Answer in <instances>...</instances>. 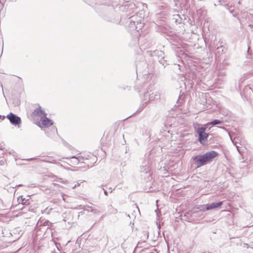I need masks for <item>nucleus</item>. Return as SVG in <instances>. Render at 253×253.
Instances as JSON below:
<instances>
[{
    "label": "nucleus",
    "instance_id": "obj_5",
    "mask_svg": "<svg viewBox=\"0 0 253 253\" xmlns=\"http://www.w3.org/2000/svg\"><path fill=\"white\" fill-rule=\"evenodd\" d=\"M41 124L44 127H49L52 125V121L48 119L46 116L43 117L41 120Z\"/></svg>",
    "mask_w": 253,
    "mask_h": 253
},
{
    "label": "nucleus",
    "instance_id": "obj_14",
    "mask_svg": "<svg viewBox=\"0 0 253 253\" xmlns=\"http://www.w3.org/2000/svg\"><path fill=\"white\" fill-rule=\"evenodd\" d=\"M103 191H104V194H105L106 196H107V195H108V192H107V191L105 189H103Z\"/></svg>",
    "mask_w": 253,
    "mask_h": 253
},
{
    "label": "nucleus",
    "instance_id": "obj_7",
    "mask_svg": "<svg viewBox=\"0 0 253 253\" xmlns=\"http://www.w3.org/2000/svg\"><path fill=\"white\" fill-rule=\"evenodd\" d=\"M222 202H220L218 203H212L211 204H207L206 205V210H211L213 209H215L221 206L222 205Z\"/></svg>",
    "mask_w": 253,
    "mask_h": 253
},
{
    "label": "nucleus",
    "instance_id": "obj_9",
    "mask_svg": "<svg viewBox=\"0 0 253 253\" xmlns=\"http://www.w3.org/2000/svg\"><path fill=\"white\" fill-rule=\"evenodd\" d=\"M150 171V168L148 166L145 165L141 168V171L145 173H147Z\"/></svg>",
    "mask_w": 253,
    "mask_h": 253
},
{
    "label": "nucleus",
    "instance_id": "obj_6",
    "mask_svg": "<svg viewBox=\"0 0 253 253\" xmlns=\"http://www.w3.org/2000/svg\"><path fill=\"white\" fill-rule=\"evenodd\" d=\"M144 96L146 97L147 96H149V99L150 100H153L155 99H157L159 98V94L157 93V92H156L155 94H154L153 92L151 93V91H147V92L145 93Z\"/></svg>",
    "mask_w": 253,
    "mask_h": 253
},
{
    "label": "nucleus",
    "instance_id": "obj_4",
    "mask_svg": "<svg viewBox=\"0 0 253 253\" xmlns=\"http://www.w3.org/2000/svg\"><path fill=\"white\" fill-rule=\"evenodd\" d=\"M33 115L34 116H39L41 118V120L46 116V113L44 112L43 110L42 109L41 107L35 109L33 112Z\"/></svg>",
    "mask_w": 253,
    "mask_h": 253
},
{
    "label": "nucleus",
    "instance_id": "obj_15",
    "mask_svg": "<svg viewBox=\"0 0 253 253\" xmlns=\"http://www.w3.org/2000/svg\"><path fill=\"white\" fill-rule=\"evenodd\" d=\"M80 185V183H77V184H75V186L74 187H73V189H75L77 186H78Z\"/></svg>",
    "mask_w": 253,
    "mask_h": 253
},
{
    "label": "nucleus",
    "instance_id": "obj_1",
    "mask_svg": "<svg viewBox=\"0 0 253 253\" xmlns=\"http://www.w3.org/2000/svg\"><path fill=\"white\" fill-rule=\"evenodd\" d=\"M218 155V153L215 151H211L206 153L195 156L193 158L195 164L197 168L206 165L208 162H210L212 159Z\"/></svg>",
    "mask_w": 253,
    "mask_h": 253
},
{
    "label": "nucleus",
    "instance_id": "obj_17",
    "mask_svg": "<svg viewBox=\"0 0 253 253\" xmlns=\"http://www.w3.org/2000/svg\"><path fill=\"white\" fill-rule=\"evenodd\" d=\"M110 189L111 190L110 193H112L113 192V189L111 188H110Z\"/></svg>",
    "mask_w": 253,
    "mask_h": 253
},
{
    "label": "nucleus",
    "instance_id": "obj_16",
    "mask_svg": "<svg viewBox=\"0 0 253 253\" xmlns=\"http://www.w3.org/2000/svg\"><path fill=\"white\" fill-rule=\"evenodd\" d=\"M72 159H77V158L76 156H73L71 157Z\"/></svg>",
    "mask_w": 253,
    "mask_h": 253
},
{
    "label": "nucleus",
    "instance_id": "obj_13",
    "mask_svg": "<svg viewBox=\"0 0 253 253\" xmlns=\"http://www.w3.org/2000/svg\"><path fill=\"white\" fill-rule=\"evenodd\" d=\"M222 0L223 1V2L227 3L226 5L228 7H229V6L232 7V4H230L229 0Z\"/></svg>",
    "mask_w": 253,
    "mask_h": 253
},
{
    "label": "nucleus",
    "instance_id": "obj_3",
    "mask_svg": "<svg viewBox=\"0 0 253 253\" xmlns=\"http://www.w3.org/2000/svg\"><path fill=\"white\" fill-rule=\"evenodd\" d=\"M10 123L13 125H19L21 123V119L14 114L10 113L7 116Z\"/></svg>",
    "mask_w": 253,
    "mask_h": 253
},
{
    "label": "nucleus",
    "instance_id": "obj_2",
    "mask_svg": "<svg viewBox=\"0 0 253 253\" xmlns=\"http://www.w3.org/2000/svg\"><path fill=\"white\" fill-rule=\"evenodd\" d=\"M206 128L203 127H199L197 129V133L199 135L200 142L204 144L207 139L208 134L205 132Z\"/></svg>",
    "mask_w": 253,
    "mask_h": 253
},
{
    "label": "nucleus",
    "instance_id": "obj_11",
    "mask_svg": "<svg viewBox=\"0 0 253 253\" xmlns=\"http://www.w3.org/2000/svg\"><path fill=\"white\" fill-rule=\"evenodd\" d=\"M221 123V121L218 120H214L213 121L211 122V123H209L208 124L214 126L217 124H220Z\"/></svg>",
    "mask_w": 253,
    "mask_h": 253
},
{
    "label": "nucleus",
    "instance_id": "obj_12",
    "mask_svg": "<svg viewBox=\"0 0 253 253\" xmlns=\"http://www.w3.org/2000/svg\"><path fill=\"white\" fill-rule=\"evenodd\" d=\"M24 200L23 199L22 197H21V198H18V201L19 203L21 202L22 204L23 205L29 204V202H28L27 200L25 201V202H24Z\"/></svg>",
    "mask_w": 253,
    "mask_h": 253
},
{
    "label": "nucleus",
    "instance_id": "obj_18",
    "mask_svg": "<svg viewBox=\"0 0 253 253\" xmlns=\"http://www.w3.org/2000/svg\"><path fill=\"white\" fill-rule=\"evenodd\" d=\"M246 246L247 248H248V244H246Z\"/></svg>",
    "mask_w": 253,
    "mask_h": 253
},
{
    "label": "nucleus",
    "instance_id": "obj_10",
    "mask_svg": "<svg viewBox=\"0 0 253 253\" xmlns=\"http://www.w3.org/2000/svg\"><path fill=\"white\" fill-rule=\"evenodd\" d=\"M143 27V23H142L141 22H140V23L138 22L137 23V24H136L135 30L137 31H138L139 30L141 29Z\"/></svg>",
    "mask_w": 253,
    "mask_h": 253
},
{
    "label": "nucleus",
    "instance_id": "obj_8",
    "mask_svg": "<svg viewBox=\"0 0 253 253\" xmlns=\"http://www.w3.org/2000/svg\"><path fill=\"white\" fill-rule=\"evenodd\" d=\"M84 211L89 212H91L94 213H97L99 212V211L95 208H94L92 206H85V209H84Z\"/></svg>",
    "mask_w": 253,
    "mask_h": 253
}]
</instances>
